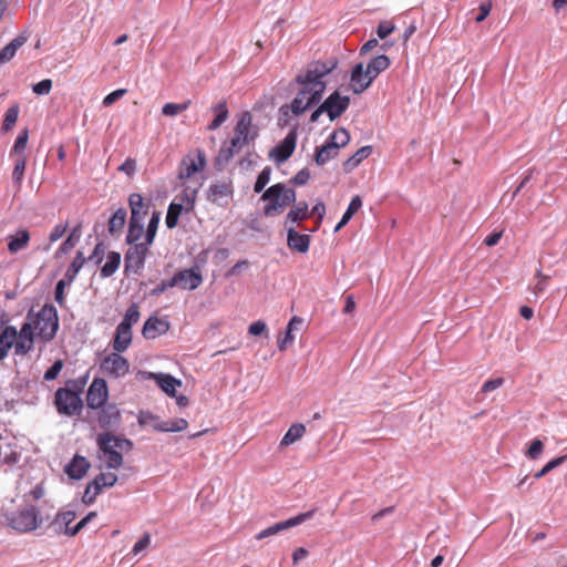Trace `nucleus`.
I'll return each mask as SVG.
<instances>
[{"label": "nucleus", "mask_w": 567, "mask_h": 567, "mask_svg": "<svg viewBox=\"0 0 567 567\" xmlns=\"http://www.w3.org/2000/svg\"><path fill=\"white\" fill-rule=\"evenodd\" d=\"M118 171L125 173L128 177L133 176L136 171L135 159L131 157L126 158L124 163L118 167Z\"/></svg>", "instance_id": "obj_60"}, {"label": "nucleus", "mask_w": 567, "mask_h": 567, "mask_svg": "<svg viewBox=\"0 0 567 567\" xmlns=\"http://www.w3.org/2000/svg\"><path fill=\"white\" fill-rule=\"evenodd\" d=\"M84 264L85 258L83 256V252L78 251L76 256L74 257L73 261L71 262L64 275V278L68 279V282H72L74 280V278L76 277L78 272Z\"/></svg>", "instance_id": "obj_41"}, {"label": "nucleus", "mask_w": 567, "mask_h": 567, "mask_svg": "<svg viewBox=\"0 0 567 567\" xmlns=\"http://www.w3.org/2000/svg\"><path fill=\"white\" fill-rule=\"evenodd\" d=\"M372 153L371 146H363L359 148L351 157L343 163L346 172L353 171L363 159L368 158Z\"/></svg>", "instance_id": "obj_31"}, {"label": "nucleus", "mask_w": 567, "mask_h": 567, "mask_svg": "<svg viewBox=\"0 0 567 567\" xmlns=\"http://www.w3.org/2000/svg\"><path fill=\"white\" fill-rule=\"evenodd\" d=\"M132 342V329L118 324L113 341V348L116 352H124Z\"/></svg>", "instance_id": "obj_26"}, {"label": "nucleus", "mask_w": 567, "mask_h": 567, "mask_svg": "<svg viewBox=\"0 0 567 567\" xmlns=\"http://www.w3.org/2000/svg\"><path fill=\"white\" fill-rule=\"evenodd\" d=\"M394 31V25L391 22H381L378 25L377 34L380 39H385Z\"/></svg>", "instance_id": "obj_61"}, {"label": "nucleus", "mask_w": 567, "mask_h": 567, "mask_svg": "<svg viewBox=\"0 0 567 567\" xmlns=\"http://www.w3.org/2000/svg\"><path fill=\"white\" fill-rule=\"evenodd\" d=\"M131 247L127 249L124 256V266L126 272L138 274L141 269H143L146 256L148 254V249L151 245H146V243H140L135 245H130Z\"/></svg>", "instance_id": "obj_10"}, {"label": "nucleus", "mask_w": 567, "mask_h": 567, "mask_svg": "<svg viewBox=\"0 0 567 567\" xmlns=\"http://www.w3.org/2000/svg\"><path fill=\"white\" fill-rule=\"evenodd\" d=\"M125 220L126 210L124 208H118L109 220L107 228L110 234L114 235L120 231L124 227Z\"/></svg>", "instance_id": "obj_40"}, {"label": "nucleus", "mask_w": 567, "mask_h": 567, "mask_svg": "<svg viewBox=\"0 0 567 567\" xmlns=\"http://www.w3.org/2000/svg\"><path fill=\"white\" fill-rule=\"evenodd\" d=\"M121 255L116 251L109 252L106 262L101 268V276L104 278L111 277L120 267Z\"/></svg>", "instance_id": "obj_36"}, {"label": "nucleus", "mask_w": 567, "mask_h": 567, "mask_svg": "<svg viewBox=\"0 0 567 567\" xmlns=\"http://www.w3.org/2000/svg\"><path fill=\"white\" fill-rule=\"evenodd\" d=\"M96 411L95 420L100 427L110 429L118 425L121 411L115 403H106Z\"/></svg>", "instance_id": "obj_16"}, {"label": "nucleus", "mask_w": 567, "mask_h": 567, "mask_svg": "<svg viewBox=\"0 0 567 567\" xmlns=\"http://www.w3.org/2000/svg\"><path fill=\"white\" fill-rule=\"evenodd\" d=\"M156 380L158 386L169 396H176V388L182 385L181 380L175 379L169 374H151Z\"/></svg>", "instance_id": "obj_27"}, {"label": "nucleus", "mask_w": 567, "mask_h": 567, "mask_svg": "<svg viewBox=\"0 0 567 567\" xmlns=\"http://www.w3.org/2000/svg\"><path fill=\"white\" fill-rule=\"evenodd\" d=\"M361 206H362V200H361L360 196H358V195L354 196L351 199L341 220L336 226L334 231H339L342 227H344L350 221V219L353 217V215L361 208Z\"/></svg>", "instance_id": "obj_34"}, {"label": "nucleus", "mask_w": 567, "mask_h": 567, "mask_svg": "<svg viewBox=\"0 0 567 567\" xmlns=\"http://www.w3.org/2000/svg\"><path fill=\"white\" fill-rule=\"evenodd\" d=\"M128 206L131 209L130 219L143 221L148 214L151 203L146 202L141 194L133 193L128 197Z\"/></svg>", "instance_id": "obj_22"}, {"label": "nucleus", "mask_w": 567, "mask_h": 567, "mask_svg": "<svg viewBox=\"0 0 567 567\" xmlns=\"http://www.w3.org/2000/svg\"><path fill=\"white\" fill-rule=\"evenodd\" d=\"M215 118L208 125L209 131L217 130L227 118H228V109L226 101H220L215 107Z\"/></svg>", "instance_id": "obj_38"}, {"label": "nucleus", "mask_w": 567, "mask_h": 567, "mask_svg": "<svg viewBox=\"0 0 567 567\" xmlns=\"http://www.w3.org/2000/svg\"><path fill=\"white\" fill-rule=\"evenodd\" d=\"M312 516V512H307V513H301L295 517H291L287 520H284V522H279V523H276L275 525L261 530L259 534L256 535V539L260 540V539H264L266 537H270L272 535H276L277 533L281 532V530H285V529H288L290 527H295L301 523H303L305 520H307L308 518H310Z\"/></svg>", "instance_id": "obj_18"}, {"label": "nucleus", "mask_w": 567, "mask_h": 567, "mask_svg": "<svg viewBox=\"0 0 567 567\" xmlns=\"http://www.w3.org/2000/svg\"><path fill=\"white\" fill-rule=\"evenodd\" d=\"M350 97L341 95L338 91L331 93L322 103V109L326 110L330 121L340 117L349 107Z\"/></svg>", "instance_id": "obj_12"}, {"label": "nucleus", "mask_w": 567, "mask_h": 567, "mask_svg": "<svg viewBox=\"0 0 567 567\" xmlns=\"http://www.w3.org/2000/svg\"><path fill=\"white\" fill-rule=\"evenodd\" d=\"M27 166V158L24 155L19 156V158L16 161L13 172H12V178L13 182L17 184V186L20 188L24 172Z\"/></svg>", "instance_id": "obj_47"}, {"label": "nucleus", "mask_w": 567, "mask_h": 567, "mask_svg": "<svg viewBox=\"0 0 567 567\" xmlns=\"http://www.w3.org/2000/svg\"><path fill=\"white\" fill-rule=\"evenodd\" d=\"M87 377H81L66 382L64 388H59L54 393V406L60 415L76 416L83 410L81 394L86 384Z\"/></svg>", "instance_id": "obj_3"}, {"label": "nucleus", "mask_w": 567, "mask_h": 567, "mask_svg": "<svg viewBox=\"0 0 567 567\" xmlns=\"http://www.w3.org/2000/svg\"><path fill=\"white\" fill-rule=\"evenodd\" d=\"M52 90V80L44 79L32 86V91L38 95H47Z\"/></svg>", "instance_id": "obj_54"}, {"label": "nucleus", "mask_w": 567, "mask_h": 567, "mask_svg": "<svg viewBox=\"0 0 567 567\" xmlns=\"http://www.w3.org/2000/svg\"><path fill=\"white\" fill-rule=\"evenodd\" d=\"M30 238V233L27 229H19L14 235H9L7 237L9 252L13 255L25 249Z\"/></svg>", "instance_id": "obj_25"}, {"label": "nucleus", "mask_w": 567, "mask_h": 567, "mask_svg": "<svg viewBox=\"0 0 567 567\" xmlns=\"http://www.w3.org/2000/svg\"><path fill=\"white\" fill-rule=\"evenodd\" d=\"M271 168L265 167L258 175L257 181L254 185L255 193H260L270 181Z\"/></svg>", "instance_id": "obj_52"}, {"label": "nucleus", "mask_w": 567, "mask_h": 567, "mask_svg": "<svg viewBox=\"0 0 567 567\" xmlns=\"http://www.w3.org/2000/svg\"><path fill=\"white\" fill-rule=\"evenodd\" d=\"M117 481V476L114 473H101L95 476L93 481V493L92 497H95L101 493L103 487H111Z\"/></svg>", "instance_id": "obj_32"}, {"label": "nucleus", "mask_w": 567, "mask_h": 567, "mask_svg": "<svg viewBox=\"0 0 567 567\" xmlns=\"http://www.w3.org/2000/svg\"><path fill=\"white\" fill-rule=\"evenodd\" d=\"M109 400V388L106 381L95 378L86 391V405L91 410L103 408Z\"/></svg>", "instance_id": "obj_11"}, {"label": "nucleus", "mask_w": 567, "mask_h": 567, "mask_svg": "<svg viewBox=\"0 0 567 567\" xmlns=\"http://www.w3.org/2000/svg\"><path fill=\"white\" fill-rule=\"evenodd\" d=\"M337 155L338 150L336 148V146H332L329 142H327L324 145L316 148L315 162L321 166L329 162L331 158L336 157Z\"/></svg>", "instance_id": "obj_33"}, {"label": "nucleus", "mask_w": 567, "mask_h": 567, "mask_svg": "<svg viewBox=\"0 0 567 567\" xmlns=\"http://www.w3.org/2000/svg\"><path fill=\"white\" fill-rule=\"evenodd\" d=\"M90 462L80 455H75L72 461L65 465V473L73 480H81L90 468Z\"/></svg>", "instance_id": "obj_23"}, {"label": "nucleus", "mask_w": 567, "mask_h": 567, "mask_svg": "<svg viewBox=\"0 0 567 567\" xmlns=\"http://www.w3.org/2000/svg\"><path fill=\"white\" fill-rule=\"evenodd\" d=\"M144 234V225L143 221L130 219L128 221V230L126 235V243L128 245L138 244L137 241L142 238Z\"/></svg>", "instance_id": "obj_39"}, {"label": "nucleus", "mask_w": 567, "mask_h": 567, "mask_svg": "<svg viewBox=\"0 0 567 567\" xmlns=\"http://www.w3.org/2000/svg\"><path fill=\"white\" fill-rule=\"evenodd\" d=\"M207 165L205 152L200 148L188 152L182 159L178 169L179 179H188L194 174L200 173Z\"/></svg>", "instance_id": "obj_9"}, {"label": "nucleus", "mask_w": 567, "mask_h": 567, "mask_svg": "<svg viewBox=\"0 0 567 567\" xmlns=\"http://www.w3.org/2000/svg\"><path fill=\"white\" fill-rule=\"evenodd\" d=\"M261 199L268 202L264 207V214L274 216L284 212L289 205L295 204L296 192L282 183H277L264 192Z\"/></svg>", "instance_id": "obj_6"}, {"label": "nucleus", "mask_w": 567, "mask_h": 567, "mask_svg": "<svg viewBox=\"0 0 567 567\" xmlns=\"http://www.w3.org/2000/svg\"><path fill=\"white\" fill-rule=\"evenodd\" d=\"M75 519V513L73 511H68L63 513H59L54 518V524L60 528H69V525Z\"/></svg>", "instance_id": "obj_51"}, {"label": "nucleus", "mask_w": 567, "mask_h": 567, "mask_svg": "<svg viewBox=\"0 0 567 567\" xmlns=\"http://www.w3.org/2000/svg\"><path fill=\"white\" fill-rule=\"evenodd\" d=\"M287 245L290 249L305 254L309 250L310 236L299 234L292 227L288 228Z\"/></svg>", "instance_id": "obj_24"}, {"label": "nucleus", "mask_w": 567, "mask_h": 567, "mask_svg": "<svg viewBox=\"0 0 567 567\" xmlns=\"http://www.w3.org/2000/svg\"><path fill=\"white\" fill-rule=\"evenodd\" d=\"M306 434V426L302 423H293L280 441V447H287L299 441Z\"/></svg>", "instance_id": "obj_28"}, {"label": "nucleus", "mask_w": 567, "mask_h": 567, "mask_svg": "<svg viewBox=\"0 0 567 567\" xmlns=\"http://www.w3.org/2000/svg\"><path fill=\"white\" fill-rule=\"evenodd\" d=\"M126 92L127 91L125 89H118V90H115V91L111 92L110 94H107L104 97L103 105L105 107L111 106L113 103H115L122 96H124L126 94Z\"/></svg>", "instance_id": "obj_56"}, {"label": "nucleus", "mask_w": 567, "mask_h": 567, "mask_svg": "<svg viewBox=\"0 0 567 567\" xmlns=\"http://www.w3.org/2000/svg\"><path fill=\"white\" fill-rule=\"evenodd\" d=\"M140 309H138V305L137 303H132L126 312H125V316L122 320V322L120 323L121 326H125L126 324V328H130L132 329V326L134 323H136L138 320H140Z\"/></svg>", "instance_id": "obj_45"}, {"label": "nucleus", "mask_w": 567, "mask_h": 567, "mask_svg": "<svg viewBox=\"0 0 567 567\" xmlns=\"http://www.w3.org/2000/svg\"><path fill=\"white\" fill-rule=\"evenodd\" d=\"M203 282L202 274L195 269H184L176 272L171 278V286L178 287L181 289L194 290L198 288Z\"/></svg>", "instance_id": "obj_13"}, {"label": "nucleus", "mask_w": 567, "mask_h": 567, "mask_svg": "<svg viewBox=\"0 0 567 567\" xmlns=\"http://www.w3.org/2000/svg\"><path fill=\"white\" fill-rule=\"evenodd\" d=\"M373 80L368 74L367 68L363 63H358L353 66L350 75V86L354 94L363 93L371 84Z\"/></svg>", "instance_id": "obj_17"}, {"label": "nucleus", "mask_w": 567, "mask_h": 567, "mask_svg": "<svg viewBox=\"0 0 567 567\" xmlns=\"http://www.w3.org/2000/svg\"><path fill=\"white\" fill-rule=\"evenodd\" d=\"M196 198L197 189L189 190L186 188L181 196L183 203L173 202L169 204L165 219L167 228L172 229L177 226L178 218L184 209L186 212L193 210Z\"/></svg>", "instance_id": "obj_8"}, {"label": "nucleus", "mask_w": 567, "mask_h": 567, "mask_svg": "<svg viewBox=\"0 0 567 567\" xmlns=\"http://www.w3.org/2000/svg\"><path fill=\"white\" fill-rule=\"evenodd\" d=\"M338 64V58L330 56L323 61L310 62L303 71L297 74L295 81L300 85V90L290 104L295 115L302 114L307 109L320 102L327 87L324 78L336 70Z\"/></svg>", "instance_id": "obj_2"}, {"label": "nucleus", "mask_w": 567, "mask_h": 567, "mask_svg": "<svg viewBox=\"0 0 567 567\" xmlns=\"http://www.w3.org/2000/svg\"><path fill=\"white\" fill-rule=\"evenodd\" d=\"M8 526L18 533H31L38 529L43 517L33 505H28L7 517Z\"/></svg>", "instance_id": "obj_7"}, {"label": "nucleus", "mask_w": 567, "mask_h": 567, "mask_svg": "<svg viewBox=\"0 0 567 567\" xmlns=\"http://www.w3.org/2000/svg\"><path fill=\"white\" fill-rule=\"evenodd\" d=\"M169 329V322L164 317L151 316L144 323L142 334L145 339H155L165 334Z\"/></svg>", "instance_id": "obj_20"}, {"label": "nucleus", "mask_w": 567, "mask_h": 567, "mask_svg": "<svg viewBox=\"0 0 567 567\" xmlns=\"http://www.w3.org/2000/svg\"><path fill=\"white\" fill-rule=\"evenodd\" d=\"M248 333L254 337L265 336L269 337L267 323L264 320H257L248 327Z\"/></svg>", "instance_id": "obj_50"}, {"label": "nucleus", "mask_w": 567, "mask_h": 567, "mask_svg": "<svg viewBox=\"0 0 567 567\" xmlns=\"http://www.w3.org/2000/svg\"><path fill=\"white\" fill-rule=\"evenodd\" d=\"M302 328H303V319L298 316H293L290 319L285 333L278 336V339H277L278 350L281 352L287 351L289 349V347L295 342L296 332H299L300 330H302Z\"/></svg>", "instance_id": "obj_19"}, {"label": "nucleus", "mask_w": 567, "mask_h": 567, "mask_svg": "<svg viewBox=\"0 0 567 567\" xmlns=\"http://www.w3.org/2000/svg\"><path fill=\"white\" fill-rule=\"evenodd\" d=\"M310 217L309 207L306 202H299L293 205L286 217L285 225L288 223H297L306 220Z\"/></svg>", "instance_id": "obj_30"}, {"label": "nucleus", "mask_w": 567, "mask_h": 567, "mask_svg": "<svg viewBox=\"0 0 567 567\" xmlns=\"http://www.w3.org/2000/svg\"><path fill=\"white\" fill-rule=\"evenodd\" d=\"M96 443L101 452V458L105 460L106 467L116 470L123 464L124 452L132 450V442L127 439L117 437L107 432L99 434Z\"/></svg>", "instance_id": "obj_4"}, {"label": "nucleus", "mask_w": 567, "mask_h": 567, "mask_svg": "<svg viewBox=\"0 0 567 567\" xmlns=\"http://www.w3.org/2000/svg\"><path fill=\"white\" fill-rule=\"evenodd\" d=\"M58 328V311L53 305H44L37 313L30 311L20 331L11 326L2 330L0 354H8L11 349H14V354H27L32 349L35 337L50 341L55 337Z\"/></svg>", "instance_id": "obj_1"}, {"label": "nucleus", "mask_w": 567, "mask_h": 567, "mask_svg": "<svg viewBox=\"0 0 567 567\" xmlns=\"http://www.w3.org/2000/svg\"><path fill=\"white\" fill-rule=\"evenodd\" d=\"M233 193V183L230 181L216 182L209 186L207 199L213 204L226 206Z\"/></svg>", "instance_id": "obj_14"}, {"label": "nucleus", "mask_w": 567, "mask_h": 567, "mask_svg": "<svg viewBox=\"0 0 567 567\" xmlns=\"http://www.w3.org/2000/svg\"><path fill=\"white\" fill-rule=\"evenodd\" d=\"M28 138H29V132H28V130H23L19 134V136L17 137V140L14 142L13 152L22 153L27 147Z\"/></svg>", "instance_id": "obj_55"}, {"label": "nucleus", "mask_w": 567, "mask_h": 567, "mask_svg": "<svg viewBox=\"0 0 567 567\" xmlns=\"http://www.w3.org/2000/svg\"><path fill=\"white\" fill-rule=\"evenodd\" d=\"M190 100H187L183 103H166L163 107H162V113L163 115L165 116H175L184 111H186L189 105H190Z\"/></svg>", "instance_id": "obj_46"}, {"label": "nucleus", "mask_w": 567, "mask_h": 567, "mask_svg": "<svg viewBox=\"0 0 567 567\" xmlns=\"http://www.w3.org/2000/svg\"><path fill=\"white\" fill-rule=\"evenodd\" d=\"M503 382H504L503 378H496V379L488 380L483 384L482 392L488 393L491 391H494L497 388H499L503 384Z\"/></svg>", "instance_id": "obj_64"}, {"label": "nucleus", "mask_w": 567, "mask_h": 567, "mask_svg": "<svg viewBox=\"0 0 567 567\" xmlns=\"http://www.w3.org/2000/svg\"><path fill=\"white\" fill-rule=\"evenodd\" d=\"M100 368L104 374L116 379L124 377L128 372L130 364L125 357H104Z\"/></svg>", "instance_id": "obj_15"}, {"label": "nucleus", "mask_w": 567, "mask_h": 567, "mask_svg": "<svg viewBox=\"0 0 567 567\" xmlns=\"http://www.w3.org/2000/svg\"><path fill=\"white\" fill-rule=\"evenodd\" d=\"M491 10H492V2L491 1L481 3L480 4V13L475 18V21L477 23L483 22L489 16Z\"/></svg>", "instance_id": "obj_62"}, {"label": "nucleus", "mask_w": 567, "mask_h": 567, "mask_svg": "<svg viewBox=\"0 0 567 567\" xmlns=\"http://www.w3.org/2000/svg\"><path fill=\"white\" fill-rule=\"evenodd\" d=\"M71 282H68V279H61L58 281L55 286V301L60 305H64V289L66 285H70Z\"/></svg>", "instance_id": "obj_57"}, {"label": "nucleus", "mask_w": 567, "mask_h": 567, "mask_svg": "<svg viewBox=\"0 0 567 567\" xmlns=\"http://www.w3.org/2000/svg\"><path fill=\"white\" fill-rule=\"evenodd\" d=\"M566 458H567V455H564V456H559V457H556V458L549 461L540 471H538L535 474V478L538 480V478L543 477L544 475L549 473L551 470L559 466Z\"/></svg>", "instance_id": "obj_53"}, {"label": "nucleus", "mask_w": 567, "mask_h": 567, "mask_svg": "<svg viewBox=\"0 0 567 567\" xmlns=\"http://www.w3.org/2000/svg\"><path fill=\"white\" fill-rule=\"evenodd\" d=\"M310 178V173L307 168H303L301 171H299L295 176L293 178L291 179V182L295 184V185H298V186H301V185H305L307 184V182L309 181Z\"/></svg>", "instance_id": "obj_63"}, {"label": "nucleus", "mask_w": 567, "mask_h": 567, "mask_svg": "<svg viewBox=\"0 0 567 567\" xmlns=\"http://www.w3.org/2000/svg\"><path fill=\"white\" fill-rule=\"evenodd\" d=\"M296 132H289L287 136L271 151L270 156H272L279 163L287 161L296 148Z\"/></svg>", "instance_id": "obj_21"}, {"label": "nucleus", "mask_w": 567, "mask_h": 567, "mask_svg": "<svg viewBox=\"0 0 567 567\" xmlns=\"http://www.w3.org/2000/svg\"><path fill=\"white\" fill-rule=\"evenodd\" d=\"M24 43L23 38H16L0 50V64L9 62L17 53V50Z\"/></svg>", "instance_id": "obj_37"}, {"label": "nucleus", "mask_w": 567, "mask_h": 567, "mask_svg": "<svg viewBox=\"0 0 567 567\" xmlns=\"http://www.w3.org/2000/svg\"><path fill=\"white\" fill-rule=\"evenodd\" d=\"M79 228L80 227H75L72 229V231L70 233V235L66 237V239L61 244L58 252H61V254H66L69 252L72 248H74V246L76 245L79 238H80V233H79Z\"/></svg>", "instance_id": "obj_48"}, {"label": "nucleus", "mask_w": 567, "mask_h": 567, "mask_svg": "<svg viewBox=\"0 0 567 567\" xmlns=\"http://www.w3.org/2000/svg\"><path fill=\"white\" fill-rule=\"evenodd\" d=\"M543 442L540 440H534L527 451V455L532 458V460H536L539 457V455L542 454L543 452Z\"/></svg>", "instance_id": "obj_58"}, {"label": "nucleus", "mask_w": 567, "mask_h": 567, "mask_svg": "<svg viewBox=\"0 0 567 567\" xmlns=\"http://www.w3.org/2000/svg\"><path fill=\"white\" fill-rule=\"evenodd\" d=\"M328 142L339 151L350 142V134L346 128L336 130Z\"/></svg>", "instance_id": "obj_42"}, {"label": "nucleus", "mask_w": 567, "mask_h": 567, "mask_svg": "<svg viewBox=\"0 0 567 567\" xmlns=\"http://www.w3.org/2000/svg\"><path fill=\"white\" fill-rule=\"evenodd\" d=\"M159 219H161V214L158 212H154L150 221H148V225H147V229H146V233H145V240L144 243H146V245H151L154 243V239H155V236H156V231H157V228H158V224H159Z\"/></svg>", "instance_id": "obj_43"}, {"label": "nucleus", "mask_w": 567, "mask_h": 567, "mask_svg": "<svg viewBox=\"0 0 567 567\" xmlns=\"http://www.w3.org/2000/svg\"><path fill=\"white\" fill-rule=\"evenodd\" d=\"M188 422L185 419H176L173 421H164L154 425V429L159 432H182L186 430Z\"/></svg>", "instance_id": "obj_35"}, {"label": "nucleus", "mask_w": 567, "mask_h": 567, "mask_svg": "<svg viewBox=\"0 0 567 567\" xmlns=\"http://www.w3.org/2000/svg\"><path fill=\"white\" fill-rule=\"evenodd\" d=\"M19 117V105H12L4 114V120L1 126L3 132H9L17 123Z\"/></svg>", "instance_id": "obj_44"}, {"label": "nucleus", "mask_w": 567, "mask_h": 567, "mask_svg": "<svg viewBox=\"0 0 567 567\" xmlns=\"http://www.w3.org/2000/svg\"><path fill=\"white\" fill-rule=\"evenodd\" d=\"M390 64L391 61L389 56L381 54L373 58L365 68L368 70V74H370L371 79L374 81V79H377L381 72L385 71Z\"/></svg>", "instance_id": "obj_29"}, {"label": "nucleus", "mask_w": 567, "mask_h": 567, "mask_svg": "<svg viewBox=\"0 0 567 567\" xmlns=\"http://www.w3.org/2000/svg\"><path fill=\"white\" fill-rule=\"evenodd\" d=\"M62 367H63L62 360H56L53 363V365L45 371L44 380H47V381L54 380L58 377V374L60 373Z\"/></svg>", "instance_id": "obj_59"}, {"label": "nucleus", "mask_w": 567, "mask_h": 567, "mask_svg": "<svg viewBox=\"0 0 567 567\" xmlns=\"http://www.w3.org/2000/svg\"><path fill=\"white\" fill-rule=\"evenodd\" d=\"M258 136V130L252 125V116L250 112H243L234 128V136L230 145L220 151L224 159H230L236 153L240 152L246 145L254 142Z\"/></svg>", "instance_id": "obj_5"}, {"label": "nucleus", "mask_w": 567, "mask_h": 567, "mask_svg": "<svg viewBox=\"0 0 567 567\" xmlns=\"http://www.w3.org/2000/svg\"><path fill=\"white\" fill-rule=\"evenodd\" d=\"M68 227H69L68 223L55 225L54 228L51 230V233L49 235L50 244L47 245L43 248V250L48 251L50 249V247H51V244H53V243L58 241L59 239H61L63 237V235L65 234Z\"/></svg>", "instance_id": "obj_49"}]
</instances>
